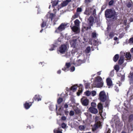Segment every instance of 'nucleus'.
<instances>
[{"label": "nucleus", "mask_w": 133, "mask_h": 133, "mask_svg": "<svg viewBox=\"0 0 133 133\" xmlns=\"http://www.w3.org/2000/svg\"><path fill=\"white\" fill-rule=\"evenodd\" d=\"M103 85V82L102 78L100 76H97L95 77L93 84L92 85V88L102 87Z\"/></svg>", "instance_id": "nucleus-1"}, {"label": "nucleus", "mask_w": 133, "mask_h": 133, "mask_svg": "<svg viewBox=\"0 0 133 133\" xmlns=\"http://www.w3.org/2000/svg\"><path fill=\"white\" fill-rule=\"evenodd\" d=\"M105 15L107 18H112L114 19L116 17L117 14L114 10L110 9H107L105 12Z\"/></svg>", "instance_id": "nucleus-2"}, {"label": "nucleus", "mask_w": 133, "mask_h": 133, "mask_svg": "<svg viewBox=\"0 0 133 133\" xmlns=\"http://www.w3.org/2000/svg\"><path fill=\"white\" fill-rule=\"evenodd\" d=\"M77 88H78V91H83V86L81 84H80L79 85H78L77 84H75L73 85L69 88L66 87V90L68 91H76L77 90Z\"/></svg>", "instance_id": "nucleus-3"}, {"label": "nucleus", "mask_w": 133, "mask_h": 133, "mask_svg": "<svg viewBox=\"0 0 133 133\" xmlns=\"http://www.w3.org/2000/svg\"><path fill=\"white\" fill-rule=\"evenodd\" d=\"M67 24L64 23H62L60 25L56 30L55 32L56 33H59L61 32L66 28Z\"/></svg>", "instance_id": "nucleus-4"}, {"label": "nucleus", "mask_w": 133, "mask_h": 133, "mask_svg": "<svg viewBox=\"0 0 133 133\" xmlns=\"http://www.w3.org/2000/svg\"><path fill=\"white\" fill-rule=\"evenodd\" d=\"M99 98L102 102H104L107 99V96L105 92H100L99 94Z\"/></svg>", "instance_id": "nucleus-5"}, {"label": "nucleus", "mask_w": 133, "mask_h": 133, "mask_svg": "<svg viewBox=\"0 0 133 133\" xmlns=\"http://www.w3.org/2000/svg\"><path fill=\"white\" fill-rule=\"evenodd\" d=\"M67 49V46L66 45H61L59 48V51L61 54H64Z\"/></svg>", "instance_id": "nucleus-6"}, {"label": "nucleus", "mask_w": 133, "mask_h": 133, "mask_svg": "<svg viewBox=\"0 0 133 133\" xmlns=\"http://www.w3.org/2000/svg\"><path fill=\"white\" fill-rule=\"evenodd\" d=\"M97 107V108L99 110V113L100 115L102 117V113L103 112V104L101 103H99L98 104Z\"/></svg>", "instance_id": "nucleus-7"}, {"label": "nucleus", "mask_w": 133, "mask_h": 133, "mask_svg": "<svg viewBox=\"0 0 133 133\" xmlns=\"http://www.w3.org/2000/svg\"><path fill=\"white\" fill-rule=\"evenodd\" d=\"M56 16L55 14L49 13L47 14L46 16L47 18L50 19L51 21H52Z\"/></svg>", "instance_id": "nucleus-8"}, {"label": "nucleus", "mask_w": 133, "mask_h": 133, "mask_svg": "<svg viewBox=\"0 0 133 133\" xmlns=\"http://www.w3.org/2000/svg\"><path fill=\"white\" fill-rule=\"evenodd\" d=\"M89 110L91 113L94 114H97L98 112L97 109L91 107L89 108Z\"/></svg>", "instance_id": "nucleus-9"}, {"label": "nucleus", "mask_w": 133, "mask_h": 133, "mask_svg": "<svg viewBox=\"0 0 133 133\" xmlns=\"http://www.w3.org/2000/svg\"><path fill=\"white\" fill-rule=\"evenodd\" d=\"M81 102L83 105L86 106L88 105L89 101L87 99H83V98H81Z\"/></svg>", "instance_id": "nucleus-10"}, {"label": "nucleus", "mask_w": 133, "mask_h": 133, "mask_svg": "<svg viewBox=\"0 0 133 133\" xmlns=\"http://www.w3.org/2000/svg\"><path fill=\"white\" fill-rule=\"evenodd\" d=\"M128 77L129 78L130 84H133V73L130 72Z\"/></svg>", "instance_id": "nucleus-11"}, {"label": "nucleus", "mask_w": 133, "mask_h": 133, "mask_svg": "<svg viewBox=\"0 0 133 133\" xmlns=\"http://www.w3.org/2000/svg\"><path fill=\"white\" fill-rule=\"evenodd\" d=\"M88 21H89L88 23L89 25L92 26L94 20V18L93 17L90 16L88 19Z\"/></svg>", "instance_id": "nucleus-12"}, {"label": "nucleus", "mask_w": 133, "mask_h": 133, "mask_svg": "<svg viewBox=\"0 0 133 133\" xmlns=\"http://www.w3.org/2000/svg\"><path fill=\"white\" fill-rule=\"evenodd\" d=\"M84 85L85 89H88V90L86 91H90L89 89L92 88V85L91 87L90 86V83H86L84 84Z\"/></svg>", "instance_id": "nucleus-13"}, {"label": "nucleus", "mask_w": 133, "mask_h": 133, "mask_svg": "<svg viewBox=\"0 0 133 133\" xmlns=\"http://www.w3.org/2000/svg\"><path fill=\"white\" fill-rule=\"evenodd\" d=\"M101 124L98 123L95 124L92 128V130L93 131H95L98 128L100 127Z\"/></svg>", "instance_id": "nucleus-14"}, {"label": "nucleus", "mask_w": 133, "mask_h": 133, "mask_svg": "<svg viewBox=\"0 0 133 133\" xmlns=\"http://www.w3.org/2000/svg\"><path fill=\"white\" fill-rule=\"evenodd\" d=\"M124 56H121L118 62L119 65H121L124 62Z\"/></svg>", "instance_id": "nucleus-15"}, {"label": "nucleus", "mask_w": 133, "mask_h": 133, "mask_svg": "<svg viewBox=\"0 0 133 133\" xmlns=\"http://www.w3.org/2000/svg\"><path fill=\"white\" fill-rule=\"evenodd\" d=\"M42 97L40 95H36L34 97V99L35 101H39L41 100Z\"/></svg>", "instance_id": "nucleus-16"}, {"label": "nucleus", "mask_w": 133, "mask_h": 133, "mask_svg": "<svg viewBox=\"0 0 133 133\" xmlns=\"http://www.w3.org/2000/svg\"><path fill=\"white\" fill-rule=\"evenodd\" d=\"M92 8L90 7H88L86 8L85 11L84 12V14L86 15H88L89 14V11L91 10Z\"/></svg>", "instance_id": "nucleus-17"}, {"label": "nucleus", "mask_w": 133, "mask_h": 133, "mask_svg": "<svg viewBox=\"0 0 133 133\" xmlns=\"http://www.w3.org/2000/svg\"><path fill=\"white\" fill-rule=\"evenodd\" d=\"M61 127H58L57 129H55L54 130V133H62V130Z\"/></svg>", "instance_id": "nucleus-18"}, {"label": "nucleus", "mask_w": 133, "mask_h": 133, "mask_svg": "<svg viewBox=\"0 0 133 133\" xmlns=\"http://www.w3.org/2000/svg\"><path fill=\"white\" fill-rule=\"evenodd\" d=\"M106 82L107 85L109 86H111L112 85V81L110 78H108L106 79Z\"/></svg>", "instance_id": "nucleus-19"}, {"label": "nucleus", "mask_w": 133, "mask_h": 133, "mask_svg": "<svg viewBox=\"0 0 133 133\" xmlns=\"http://www.w3.org/2000/svg\"><path fill=\"white\" fill-rule=\"evenodd\" d=\"M119 58V55L118 54H116L115 55L113 58V60L115 62H116L118 60Z\"/></svg>", "instance_id": "nucleus-20"}, {"label": "nucleus", "mask_w": 133, "mask_h": 133, "mask_svg": "<svg viewBox=\"0 0 133 133\" xmlns=\"http://www.w3.org/2000/svg\"><path fill=\"white\" fill-rule=\"evenodd\" d=\"M69 3L66 1H64L61 4V7L66 6Z\"/></svg>", "instance_id": "nucleus-21"}, {"label": "nucleus", "mask_w": 133, "mask_h": 133, "mask_svg": "<svg viewBox=\"0 0 133 133\" xmlns=\"http://www.w3.org/2000/svg\"><path fill=\"white\" fill-rule=\"evenodd\" d=\"M125 57L128 60H130L131 57V55L130 52H127L125 55Z\"/></svg>", "instance_id": "nucleus-22"}, {"label": "nucleus", "mask_w": 133, "mask_h": 133, "mask_svg": "<svg viewBox=\"0 0 133 133\" xmlns=\"http://www.w3.org/2000/svg\"><path fill=\"white\" fill-rule=\"evenodd\" d=\"M84 2L86 6L88 7L90 5L89 3L91 2V0H85Z\"/></svg>", "instance_id": "nucleus-23"}, {"label": "nucleus", "mask_w": 133, "mask_h": 133, "mask_svg": "<svg viewBox=\"0 0 133 133\" xmlns=\"http://www.w3.org/2000/svg\"><path fill=\"white\" fill-rule=\"evenodd\" d=\"M74 111L75 112L76 114H78L80 113L81 111L80 109L78 107H76L74 109Z\"/></svg>", "instance_id": "nucleus-24"}, {"label": "nucleus", "mask_w": 133, "mask_h": 133, "mask_svg": "<svg viewBox=\"0 0 133 133\" xmlns=\"http://www.w3.org/2000/svg\"><path fill=\"white\" fill-rule=\"evenodd\" d=\"M58 1H54L52 2V6L53 7H54L56 6L58 3Z\"/></svg>", "instance_id": "nucleus-25"}, {"label": "nucleus", "mask_w": 133, "mask_h": 133, "mask_svg": "<svg viewBox=\"0 0 133 133\" xmlns=\"http://www.w3.org/2000/svg\"><path fill=\"white\" fill-rule=\"evenodd\" d=\"M79 14L78 12H76L74 14V15L73 16L72 18L74 19H75L76 18H77L79 16Z\"/></svg>", "instance_id": "nucleus-26"}, {"label": "nucleus", "mask_w": 133, "mask_h": 133, "mask_svg": "<svg viewBox=\"0 0 133 133\" xmlns=\"http://www.w3.org/2000/svg\"><path fill=\"white\" fill-rule=\"evenodd\" d=\"M114 35V33L113 32H110L109 34V36L110 38H112Z\"/></svg>", "instance_id": "nucleus-27"}, {"label": "nucleus", "mask_w": 133, "mask_h": 133, "mask_svg": "<svg viewBox=\"0 0 133 133\" xmlns=\"http://www.w3.org/2000/svg\"><path fill=\"white\" fill-rule=\"evenodd\" d=\"M72 29L74 32H76L78 30V28L76 26H74L72 27Z\"/></svg>", "instance_id": "nucleus-28"}, {"label": "nucleus", "mask_w": 133, "mask_h": 133, "mask_svg": "<svg viewBox=\"0 0 133 133\" xmlns=\"http://www.w3.org/2000/svg\"><path fill=\"white\" fill-rule=\"evenodd\" d=\"M79 20L78 19H76L74 21L75 24L77 26L79 25Z\"/></svg>", "instance_id": "nucleus-29"}, {"label": "nucleus", "mask_w": 133, "mask_h": 133, "mask_svg": "<svg viewBox=\"0 0 133 133\" xmlns=\"http://www.w3.org/2000/svg\"><path fill=\"white\" fill-rule=\"evenodd\" d=\"M129 120L130 122L133 120V114H131L129 115Z\"/></svg>", "instance_id": "nucleus-30"}, {"label": "nucleus", "mask_w": 133, "mask_h": 133, "mask_svg": "<svg viewBox=\"0 0 133 133\" xmlns=\"http://www.w3.org/2000/svg\"><path fill=\"white\" fill-rule=\"evenodd\" d=\"M90 46L87 47L85 50L86 53H89L90 52Z\"/></svg>", "instance_id": "nucleus-31"}, {"label": "nucleus", "mask_w": 133, "mask_h": 133, "mask_svg": "<svg viewBox=\"0 0 133 133\" xmlns=\"http://www.w3.org/2000/svg\"><path fill=\"white\" fill-rule=\"evenodd\" d=\"M63 101V99L62 98H59L57 100V103L58 104H60Z\"/></svg>", "instance_id": "nucleus-32"}, {"label": "nucleus", "mask_w": 133, "mask_h": 133, "mask_svg": "<svg viewBox=\"0 0 133 133\" xmlns=\"http://www.w3.org/2000/svg\"><path fill=\"white\" fill-rule=\"evenodd\" d=\"M97 34L96 32H94L91 34V36L92 38H95L96 37Z\"/></svg>", "instance_id": "nucleus-33"}, {"label": "nucleus", "mask_w": 133, "mask_h": 133, "mask_svg": "<svg viewBox=\"0 0 133 133\" xmlns=\"http://www.w3.org/2000/svg\"><path fill=\"white\" fill-rule=\"evenodd\" d=\"M115 70L117 71H118L119 69V66L118 65H116L114 67Z\"/></svg>", "instance_id": "nucleus-34"}, {"label": "nucleus", "mask_w": 133, "mask_h": 133, "mask_svg": "<svg viewBox=\"0 0 133 133\" xmlns=\"http://www.w3.org/2000/svg\"><path fill=\"white\" fill-rule=\"evenodd\" d=\"M46 22L45 21H43V22L41 24V27L42 28H44V27L46 25Z\"/></svg>", "instance_id": "nucleus-35"}, {"label": "nucleus", "mask_w": 133, "mask_h": 133, "mask_svg": "<svg viewBox=\"0 0 133 133\" xmlns=\"http://www.w3.org/2000/svg\"><path fill=\"white\" fill-rule=\"evenodd\" d=\"M56 47V46L55 45L53 44L51 46V48L49 49V50L50 51H52Z\"/></svg>", "instance_id": "nucleus-36"}, {"label": "nucleus", "mask_w": 133, "mask_h": 133, "mask_svg": "<svg viewBox=\"0 0 133 133\" xmlns=\"http://www.w3.org/2000/svg\"><path fill=\"white\" fill-rule=\"evenodd\" d=\"M82 63V61L80 59L79 60L76 62L77 65L76 66H79L81 65Z\"/></svg>", "instance_id": "nucleus-37"}, {"label": "nucleus", "mask_w": 133, "mask_h": 133, "mask_svg": "<svg viewBox=\"0 0 133 133\" xmlns=\"http://www.w3.org/2000/svg\"><path fill=\"white\" fill-rule=\"evenodd\" d=\"M114 3V1L113 0H111L109 3V6L112 5Z\"/></svg>", "instance_id": "nucleus-38"}, {"label": "nucleus", "mask_w": 133, "mask_h": 133, "mask_svg": "<svg viewBox=\"0 0 133 133\" xmlns=\"http://www.w3.org/2000/svg\"><path fill=\"white\" fill-rule=\"evenodd\" d=\"M71 64L69 63H66L65 66L66 67V68L68 69L70 66Z\"/></svg>", "instance_id": "nucleus-39"}, {"label": "nucleus", "mask_w": 133, "mask_h": 133, "mask_svg": "<svg viewBox=\"0 0 133 133\" xmlns=\"http://www.w3.org/2000/svg\"><path fill=\"white\" fill-rule=\"evenodd\" d=\"M62 128L63 129H64L66 127V124L64 123H63L61 124Z\"/></svg>", "instance_id": "nucleus-40"}, {"label": "nucleus", "mask_w": 133, "mask_h": 133, "mask_svg": "<svg viewBox=\"0 0 133 133\" xmlns=\"http://www.w3.org/2000/svg\"><path fill=\"white\" fill-rule=\"evenodd\" d=\"M79 128L80 130H83L84 129L85 127L84 125H81L79 126Z\"/></svg>", "instance_id": "nucleus-41"}, {"label": "nucleus", "mask_w": 133, "mask_h": 133, "mask_svg": "<svg viewBox=\"0 0 133 133\" xmlns=\"http://www.w3.org/2000/svg\"><path fill=\"white\" fill-rule=\"evenodd\" d=\"M96 106V104L94 102H92L91 104V106L92 107H95Z\"/></svg>", "instance_id": "nucleus-42"}, {"label": "nucleus", "mask_w": 133, "mask_h": 133, "mask_svg": "<svg viewBox=\"0 0 133 133\" xmlns=\"http://www.w3.org/2000/svg\"><path fill=\"white\" fill-rule=\"evenodd\" d=\"M91 92H85L84 94L87 96H89L91 94Z\"/></svg>", "instance_id": "nucleus-43"}, {"label": "nucleus", "mask_w": 133, "mask_h": 133, "mask_svg": "<svg viewBox=\"0 0 133 133\" xmlns=\"http://www.w3.org/2000/svg\"><path fill=\"white\" fill-rule=\"evenodd\" d=\"M74 111L71 110L69 112V115L70 116H73L74 115Z\"/></svg>", "instance_id": "nucleus-44"}, {"label": "nucleus", "mask_w": 133, "mask_h": 133, "mask_svg": "<svg viewBox=\"0 0 133 133\" xmlns=\"http://www.w3.org/2000/svg\"><path fill=\"white\" fill-rule=\"evenodd\" d=\"M129 43H133V37H131L130 38L129 40Z\"/></svg>", "instance_id": "nucleus-45"}, {"label": "nucleus", "mask_w": 133, "mask_h": 133, "mask_svg": "<svg viewBox=\"0 0 133 133\" xmlns=\"http://www.w3.org/2000/svg\"><path fill=\"white\" fill-rule=\"evenodd\" d=\"M132 5L130 2H129L127 4V6L128 8H130L131 6Z\"/></svg>", "instance_id": "nucleus-46"}, {"label": "nucleus", "mask_w": 133, "mask_h": 133, "mask_svg": "<svg viewBox=\"0 0 133 133\" xmlns=\"http://www.w3.org/2000/svg\"><path fill=\"white\" fill-rule=\"evenodd\" d=\"M18 5V6L19 7H23L24 6V4L22 3L21 2L19 3Z\"/></svg>", "instance_id": "nucleus-47"}, {"label": "nucleus", "mask_w": 133, "mask_h": 133, "mask_svg": "<svg viewBox=\"0 0 133 133\" xmlns=\"http://www.w3.org/2000/svg\"><path fill=\"white\" fill-rule=\"evenodd\" d=\"M125 76L124 75H122L121 77V81H124L125 79Z\"/></svg>", "instance_id": "nucleus-48"}, {"label": "nucleus", "mask_w": 133, "mask_h": 133, "mask_svg": "<svg viewBox=\"0 0 133 133\" xmlns=\"http://www.w3.org/2000/svg\"><path fill=\"white\" fill-rule=\"evenodd\" d=\"M82 11V9L81 8H77L76 11L77 12H81Z\"/></svg>", "instance_id": "nucleus-49"}, {"label": "nucleus", "mask_w": 133, "mask_h": 133, "mask_svg": "<svg viewBox=\"0 0 133 133\" xmlns=\"http://www.w3.org/2000/svg\"><path fill=\"white\" fill-rule=\"evenodd\" d=\"M92 15L94 17H95L96 15V10L95 9H94L93 11Z\"/></svg>", "instance_id": "nucleus-50"}, {"label": "nucleus", "mask_w": 133, "mask_h": 133, "mask_svg": "<svg viewBox=\"0 0 133 133\" xmlns=\"http://www.w3.org/2000/svg\"><path fill=\"white\" fill-rule=\"evenodd\" d=\"M76 39L72 41H71V42L70 43H72L73 45H74L76 44Z\"/></svg>", "instance_id": "nucleus-51"}, {"label": "nucleus", "mask_w": 133, "mask_h": 133, "mask_svg": "<svg viewBox=\"0 0 133 133\" xmlns=\"http://www.w3.org/2000/svg\"><path fill=\"white\" fill-rule=\"evenodd\" d=\"M70 70L71 71V72H73L75 70V67L74 66H73L70 69Z\"/></svg>", "instance_id": "nucleus-52"}, {"label": "nucleus", "mask_w": 133, "mask_h": 133, "mask_svg": "<svg viewBox=\"0 0 133 133\" xmlns=\"http://www.w3.org/2000/svg\"><path fill=\"white\" fill-rule=\"evenodd\" d=\"M66 119V117L65 116H63L61 117V119L63 121H65Z\"/></svg>", "instance_id": "nucleus-53"}, {"label": "nucleus", "mask_w": 133, "mask_h": 133, "mask_svg": "<svg viewBox=\"0 0 133 133\" xmlns=\"http://www.w3.org/2000/svg\"><path fill=\"white\" fill-rule=\"evenodd\" d=\"M114 89L116 91H118L119 90V88L117 86H115Z\"/></svg>", "instance_id": "nucleus-54"}, {"label": "nucleus", "mask_w": 133, "mask_h": 133, "mask_svg": "<svg viewBox=\"0 0 133 133\" xmlns=\"http://www.w3.org/2000/svg\"><path fill=\"white\" fill-rule=\"evenodd\" d=\"M67 68H66V67L65 66L63 68H62V70L65 71L66 70H67Z\"/></svg>", "instance_id": "nucleus-55"}, {"label": "nucleus", "mask_w": 133, "mask_h": 133, "mask_svg": "<svg viewBox=\"0 0 133 133\" xmlns=\"http://www.w3.org/2000/svg\"><path fill=\"white\" fill-rule=\"evenodd\" d=\"M96 92H92V96H95L96 94Z\"/></svg>", "instance_id": "nucleus-56"}, {"label": "nucleus", "mask_w": 133, "mask_h": 133, "mask_svg": "<svg viewBox=\"0 0 133 133\" xmlns=\"http://www.w3.org/2000/svg\"><path fill=\"white\" fill-rule=\"evenodd\" d=\"M89 27H87L86 29V30H88L89 29H91V27L92 26L89 25Z\"/></svg>", "instance_id": "nucleus-57"}, {"label": "nucleus", "mask_w": 133, "mask_h": 133, "mask_svg": "<svg viewBox=\"0 0 133 133\" xmlns=\"http://www.w3.org/2000/svg\"><path fill=\"white\" fill-rule=\"evenodd\" d=\"M64 107L65 109L67 108L68 107V105L67 104H65L64 105Z\"/></svg>", "instance_id": "nucleus-58"}, {"label": "nucleus", "mask_w": 133, "mask_h": 133, "mask_svg": "<svg viewBox=\"0 0 133 133\" xmlns=\"http://www.w3.org/2000/svg\"><path fill=\"white\" fill-rule=\"evenodd\" d=\"M82 92H77V95L79 96L81 94H82Z\"/></svg>", "instance_id": "nucleus-59"}, {"label": "nucleus", "mask_w": 133, "mask_h": 133, "mask_svg": "<svg viewBox=\"0 0 133 133\" xmlns=\"http://www.w3.org/2000/svg\"><path fill=\"white\" fill-rule=\"evenodd\" d=\"M129 21L130 22H132L133 21V18H130L129 19Z\"/></svg>", "instance_id": "nucleus-60"}, {"label": "nucleus", "mask_w": 133, "mask_h": 133, "mask_svg": "<svg viewBox=\"0 0 133 133\" xmlns=\"http://www.w3.org/2000/svg\"><path fill=\"white\" fill-rule=\"evenodd\" d=\"M61 72V70H59L57 71V73L58 74H60Z\"/></svg>", "instance_id": "nucleus-61"}, {"label": "nucleus", "mask_w": 133, "mask_h": 133, "mask_svg": "<svg viewBox=\"0 0 133 133\" xmlns=\"http://www.w3.org/2000/svg\"><path fill=\"white\" fill-rule=\"evenodd\" d=\"M118 39V38L116 37H115L114 38V40L115 41H116Z\"/></svg>", "instance_id": "nucleus-62"}, {"label": "nucleus", "mask_w": 133, "mask_h": 133, "mask_svg": "<svg viewBox=\"0 0 133 133\" xmlns=\"http://www.w3.org/2000/svg\"><path fill=\"white\" fill-rule=\"evenodd\" d=\"M63 92L61 94V96L63 97H65L66 96V95L63 96Z\"/></svg>", "instance_id": "nucleus-63"}, {"label": "nucleus", "mask_w": 133, "mask_h": 133, "mask_svg": "<svg viewBox=\"0 0 133 133\" xmlns=\"http://www.w3.org/2000/svg\"><path fill=\"white\" fill-rule=\"evenodd\" d=\"M97 74L98 75H100L101 74V71H99L98 72Z\"/></svg>", "instance_id": "nucleus-64"}]
</instances>
